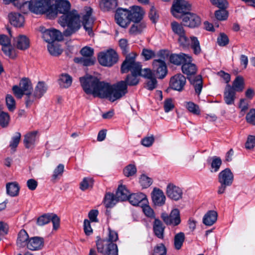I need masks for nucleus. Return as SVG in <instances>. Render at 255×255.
Returning a JSON list of instances; mask_svg holds the SVG:
<instances>
[{"instance_id":"obj_1","label":"nucleus","mask_w":255,"mask_h":255,"mask_svg":"<svg viewBox=\"0 0 255 255\" xmlns=\"http://www.w3.org/2000/svg\"><path fill=\"white\" fill-rule=\"evenodd\" d=\"M80 81L87 94H92L95 97L102 99L108 98L112 102L121 99L128 92L127 84L124 81L111 85L90 75L80 77Z\"/></svg>"},{"instance_id":"obj_2","label":"nucleus","mask_w":255,"mask_h":255,"mask_svg":"<svg viewBox=\"0 0 255 255\" xmlns=\"http://www.w3.org/2000/svg\"><path fill=\"white\" fill-rule=\"evenodd\" d=\"M51 11L55 13L53 19L57 16L58 13L62 14L58 22L63 28L66 27L63 31L65 37L75 34L81 27V15L77 10L71 9V4L68 0H59L55 3L53 2Z\"/></svg>"},{"instance_id":"obj_3","label":"nucleus","mask_w":255,"mask_h":255,"mask_svg":"<svg viewBox=\"0 0 255 255\" xmlns=\"http://www.w3.org/2000/svg\"><path fill=\"white\" fill-rule=\"evenodd\" d=\"M55 0H30L24 3L29 9L35 14H46L49 19H53L55 13L51 11L53 2Z\"/></svg>"},{"instance_id":"obj_4","label":"nucleus","mask_w":255,"mask_h":255,"mask_svg":"<svg viewBox=\"0 0 255 255\" xmlns=\"http://www.w3.org/2000/svg\"><path fill=\"white\" fill-rule=\"evenodd\" d=\"M191 6L190 2L186 0H174L171 7V12L174 17L180 19L182 16L188 14Z\"/></svg>"},{"instance_id":"obj_5","label":"nucleus","mask_w":255,"mask_h":255,"mask_svg":"<svg viewBox=\"0 0 255 255\" xmlns=\"http://www.w3.org/2000/svg\"><path fill=\"white\" fill-rule=\"evenodd\" d=\"M136 54L135 53H131L127 55L126 59L121 65V70L123 73H127L130 71L131 73H138L140 69L141 64L136 62Z\"/></svg>"},{"instance_id":"obj_6","label":"nucleus","mask_w":255,"mask_h":255,"mask_svg":"<svg viewBox=\"0 0 255 255\" xmlns=\"http://www.w3.org/2000/svg\"><path fill=\"white\" fill-rule=\"evenodd\" d=\"M234 180V175L231 169L227 168L221 171L218 175V182L220 183L218 189V193H224L227 187L230 186Z\"/></svg>"},{"instance_id":"obj_7","label":"nucleus","mask_w":255,"mask_h":255,"mask_svg":"<svg viewBox=\"0 0 255 255\" xmlns=\"http://www.w3.org/2000/svg\"><path fill=\"white\" fill-rule=\"evenodd\" d=\"M96 246L99 253L102 255H118V248L115 243L108 241H102L99 238L96 241Z\"/></svg>"},{"instance_id":"obj_8","label":"nucleus","mask_w":255,"mask_h":255,"mask_svg":"<svg viewBox=\"0 0 255 255\" xmlns=\"http://www.w3.org/2000/svg\"><path fill=\"white\" fill-rule=\"evenodd\" d=\"M82 57L75 58L74 61L79 63L85 66H90L94 64L96 58L94 56V49L90 47L85 46L80 51Z\"/></svg>"},{"instance_id":"obj_9","label":"nucleus","mask_w":255,"mask_h":255,"mask_svg":"<svg viewBox=\"0 0 255 255\" xmlns=\"http://www.w3.org/2000/svg\"><path fill=\"white\" fill-rule=\"evenodd\" d=\"M118 60V55L113 49L108 50L106 52H101L98 55L99 62L104 66L111 67L116 64Z\"/></svg>"},{"instance_id":"obj_10","label":"nucleus","mask_w":255,"mask_h":255,"mask_svg":"<svg viewBox=\"0 0 255 255\" xmlns=\"http://www.w3.org/2000/svg\"><path fill=\"white\" fill-rule=\"evenodd\" d=\"M85 14L82 16V24L84 28L90 36L94 35L93 26L94 20L91 17L93 10L91 7L85 6L84 9Z\"/></svg>"},{"instance_id":"obj_11","label":"nucleus","mask_w":255,"mask_h":255,"mask_svg":"<svg viewBox=\"0 0 255 255\" xmlns=\"http://www.w3.org/2000/svg\"><path fill=\"white\" fill-rule=\"evenodd\" d=\"M116 23L123 28L127 27L130 24L129 9L119 7L115 15Z\"/></svg>"},{"instance_id":"obj_12","label":"nucleus","mask_w":255,"mask_h":255,"mask_svg":"<svg viewBox=\"0 0 255 255\" xmlns=\"http://www.w3.org/2000/svg\"><path fill=\"white\" fill-rule=\"evenodd\" d=\"M161 218L168 226H176L181 222L179 211L177 209H173L169 215L165 212L162 213Z\"/></svg>"},{"instance_id":"obj_13","label":"nucleus","mask_w":255,"mask_h":255,"mask_svg":"<svg viewBox=\"0 0 255 255\" xmlns=\"http://www.w3.org/2000/svg\"><path fill=\"white\" fill-rule=\"evenodd\" d=\"M63 36H65L63 33L55 28L46 29L42 31V37L48 43L61 41L63 40Z\"/></svg>"},{"instance_id":"obj_14","label":"nucleus","mask_w":255,"mask_h":255,"mask_svg":"<svg viewBox=\"0 0 255 255\" xmlns=\"http://www.w3.org/2000/svg\"><path fill=\"white\" fill-rule=\"evenodd\" d=\"M197 71L196 66L192 63V87L195 94L199 96L203 87V79L201 75H196Z\"/></svg>"},{"instance_id":"obj_15","label":"nucleus","mask_w":255,"mask_h":255,"mask_svg":"<svg viewBox=\"0 0 255 255\" xmlns=\"http://www.w3.org/2000/svg\"><path fill=\"white\" fill-rule=\"evenodd\" d=\"M153 71L158 78L163 79L167 74L166 64L163 60L155 59L152 63Z\"/></svg>"},{"instance_id":"obj_16","label":"nucleus","mask_w":255,"mask_h":255,"mask_svg":"<svg viewBox=\"0 0 255 255\" xmlns=\"http://www.w3.org/2000/svg\"><path fill=\"white\" fill-rule=\"evenodd\" d=\"M186 83V78L182 74H177L171 78L170 87L171 89L178 91H181Z\"/></svg>"},{"instance_id":"obj_17","label":"nucleus","mask_w":255,"mask_h":255,"mask_svg":"<svg viewBox=\"0 0 255 255\" xmlns=\"http://www.w3.org/2000/svg\"><path fill=\"white\" fill-rule=\"evenodd\" d=\"M151 198L154 205L156 206H162L165 203L166 197L163 192L158 188L153 189L151 192Z\"/></svg>"},{"instance_id":"obj_18","label":"nucleus","mask_w":255,"mask_h":255,"mask_svg":"<svg viewBox=\"0 0 255 255\" xmlns=\"http://www.w3.org/2000/svg\"><path fill=\"white\" fill-rule=\"evenodd\" d=\"M129 20L133 22H140L144 14L142 9L138 6H132L129 7Z\"/></svg>"},{"instance_id":"obj_19","label":"nucleus","mask_w":255,"mask_h":255,"mask_svg":"<svg viewBox=\"0 0 255 255\" xmlns=\"http://www.w3.org/2000/svg\"><path fill=\"white\" fill-rule=\"evenodd\" d=\"M166 194L170 199L177 201L182 197V191L173 184H169L166 188Z\"/></svg>"},{"instance_id":"obj_20","label":"nucleus","mask_w":255,"mask_h":255,"mask_svg":"<svg viewBox=\"0 0 255 255\" xmlns=\"http://www.w3.org/2000/svg\"><path fill=\"white\" fill-rule=\"evenodd\" d=\"M44 246V239L42 237H34L29 239L27 248L31 251L41 250Z\"/></svg>"},{"instance_id":"obj_21","label":"nucleus","mask_w":255,"mask_h":255,"mask_svg":"<svg viewBox=\"0 0 255 255\" xmlns=\"http://www.w3.org/2000/svg\"><path fill=\"white\" fill-rule=\"evenodd\" d=\"M129 203L133 206H138L146 204L147 202L146 196L142 193H137L130 194L128 199Z\"/></svg>"},{"instance_id":"obj_22","label":"nucleus","mask_w":255,"mask_h":255,"mask_svg":"<svg viewBox=\"0 0 255 255\" xmlns=\"http://www.w3.org/2000/svg\"><path fill=\"white\" fill-rule=\"evenodd\" d=\"M236 93L231 86L227 84L224 92V99L225 103L228 105L234 104L236 99Z\"/></svg>"},{"instance_id":"obj_23","label":"nucleus","mask_w":255,"mask_h":255,"mask_svg":"<svg viewBox=\"0 0 255 255\" xmlns=\"http://www.w3.org/2000/svg\"><path fill=\"white\" fill-rule=\"evenodd\" d=\"M14 45L17 49L24 50L29 47V40L24 35H19L14 39Z\"/></svg>"},{"instance_id":"obj_24","label":"nucleus","mask_w":255,"mask_h":255,"mask_svg":"<svg viewBox=\"0 0 255 255\" xmlns=\"http://www.w3.org/2000/svg\"><path fill=\"white\" fill-rule=\"evenodd\" d=\"M10 23L15 27H21L24 22V18L22 15L17 12H10L8 14Z\"/></svg>"},{"instance_id":"obj_25","label":"nucleus","mask_w":255,"mask_h":255,"mask_svg":"<svg viewBox=\"0 0 255 255\" xmlns=\"http://www.w3.org/2000/svg\"><path fill=\"white\" fill-rule=\"evenodd\" d=\"M100 7L103 11L115 10L118 5V0H100Z\"/></svg>"},{"instance_id":"obj_26","label":"nucleus","mask_w":255,"mask_h":255,"mask_svg":"<svg viewBox=\"0 0 255 255\" xmlns=\"http://www.w3.org/2000/svg\"><path fill=\"white\" fill-rule=\"evenodd\" d=\"M165 226L158 219L155 218L153 223V230L155 235L159 239L164 238Z\"/></svg>"},{"instance_id":"obj_27","label":"nucleus","mask_w":255,"mask_h":255,"mask_svg":"<svg viewBox=\"0 0 255 255\" xmlns=\"http://www.w3.org/2000/svg\"><path fill=\"white\" fill-rule=\"evenodd\" d=\"M217 212L214 210L209 211L205 214L203 218V223L206 226H211L217 221Z\"/></svg>"},{"instance_id":"obj_28","label":"nucleus","mask_w":255,"mask_h":255,"mask_svg":"<svg viewBox=\"0 0 255 255\" xmlns=\"http://www.w3.org/2000/svg\"><path fill=\"white\" fill-rule=\"evenodd\" d=\"M189 57L188 55L183 53L172 54L170 56V61L175 65H180L182 64L184 62H187Z\"/></svg>"},{"instance_id":"obj_29","label":"nucleus","mask_w":255,"mask_h":255,"mask_svg":"<svg viewBox=\"0 0 255 255\" xmlns=\"http://www.w3.org/2000/svg\"><path fill=\"white\" fill-rule=\"evenodd\" d=\"M129 195V191L125 185H123L119 186L116 194L119 201H122L127 200Z\"/></svg>"},{"instance_id":"obj_30","label":"nucleus","mask_w":255,"mask_h":255,"mask_svg":"<svg viewBox=\"0 0 255 255\" xmlns=\"http://www.w3.org/2000/svg\"><path fill=\"white\" fill-rule=\"evenodd\" d=\"M58 84L62 88H68L72 84V78L68 74H62L60 75Z\"/></svg>"},{"instance_id":"obj_31","label":"nucleus","mask_w":255,"mask_h":255,"mask_svg":"<svg viewBox=\"0 0 255 255\" xmlns=\"http://www.w3.org/2000/svg\"><path fill=\"white\" fill-rule=\"evenodd\" d=\"M28 235L24 230H21L18 234L16 244L17 246L23 248L26 246L29 240Z\"/></svg>"},{"instance_id":"obj_32","label":"nucleus","mask_w":255,"mask_h":255,"mask_svg":"<svg viewBox=\"0 0 255 255\" xmlns=\"http://www.w3.org/2000/svg\"><path fill=\"white\" fill-rule=\"evenodd\" d=\"M19 189L18 184L16 182L7 183L6 185V193L11 197L17 196Z\"/></svg>"},{"instance_id":"obj_33","label":"nucleus","mask_w":255,"mask_h":255,"mask_svg":"<svg viewBox=\"0 0 255 255\" xmlns=\"http://www.w3.org/2000/svg\"><path fill=\"white\" fill-rule=\"evenodd\" d=\"M233 90L235 92H241L245 88V82L243 77L238 76L234 80L232 86Z\"/></svg>"},{"instance_id":"obj_34","label":"nucleus","mask_w":255,"mask_h":255,"mask_svg":"<svg viewBox=\"0 0 255 255\" xmlns=\"http://www.w3.org/2000/svg\"><path fill=\"white\" fill-rule=\"evenodd\" d=\"M119 201L116 195L113 193H107L105 196L104 204L107 208L113 207Z\"/></svg>"},{"instance_id":"obj_35","label":"nucleus","mask_w":255,"mask_h":255,"mask_svg":"<svg viewBox=\"0 0 255 255\" xmlns=\"http://www.w3.org/2000/svg\"><path fill=\"white\" fill-rule=\"evenodd\" d=\"M181 69L183 73L187 76V78L191 83V58L189 57L187 62L182 64Z\"/></svg>"},{"instance_id":"obj_36","label":"nucleus","mask_w":255,"mask_h":255,"mask_svg":"<svg viewBox=\"0 0 255 255\" xmlns=\"http://www.w3.org/2000/svg\"><path fill=\"white\" fill-rule=\"evenodd\" d=\"M134 24L132 25L129 29V33L132 35H137L140 34L145 28L146 25L143 22H133Z\"/></svg>"},{"instance_id":"obj_37","label":"nucleus","mask_w":255,"mask_h":255,"mask_svg":"<svg viewBox=\"0 0 255 255\" xmlns=\"http://www.w3.org/2000/svg\"><path fill=\"white\" fill-rule=\"evenodd\" d=\"M47 87L43 82H39L34 90V96L35 98H40L46 92Z\"/></svg>"},{"instance_id":"obj_38","label":"nucleus","mask_w":255,"mask_h":255,"mask_svg":"<svg viewBox=\"0 0 255 255\" xmlns=\"http://www.w3.org/2000/svg\"><path fill=\"white\" fill-rule=\"evenodd\" d=\"M19 86L24 92L25 95L31 94L32 90L31 82L27 78H23L19 83Z\"/></svg>"},{"instance_id":"obj_39","label":"nucleus","mask_w":255,"mask_h":255,"mask_svg":"<svg viewBox=\"0 0 255 255\" xmlns=\"http://www.w3.org/2000/svg\"><path fill=\"white\" fill-rule=\"evenodd\" d=\"M211 172H217L219 170L222 161L220 157L214 156L211 158Z\"/></svg>"},{"instance_id":"obj_40","label":"nucleus","mask_w":255,"mask_h":255,"mask_svg":"<svg viewBox=\"0 0 255 255\" xmlns=\"http://www.w3.org/2000/svg\"><path fill=\"white\" fill-rule=\"evenodd\" d=\"M36 133V131H33L24 136L23 142L26 148H29L31 145L34 144Z\"/></svg>"},{"instance_id":"obj_41","label":"nucleus","mask_w":255,"mask_h":255,"mask_svg":"<svg viewBox=\"0 0 255 255\" xmlns=\"http://www.w3.org/2000/svg\"><path fill=\"white\" fill-rule=\"evenodd\" d=\"M171 27L174 33L177 35L179 37L185 33L182 25L175 21L171 23Z\"/></svg>"},{"instance_id":"obj_42","label":"nucleus","mask_w":255,"mask_h":255,"mask_svg":"<svg viewBox=\"0 0 255 255\" xmlns=\"http://www.w3.org/2000/svg\"><path fill=\"white\" fill-rule=\"evenodd\" d=\"M185 240V235L183 232H180L175 235L174 239L175 248L178 250L181 249Z\"/></svg>"},{"instance_id":"obj_43","label":"nucleus","mask_w":255,"mask_h":255,"mask_svg":"<svg viewBox=\"0 0 255 255\" xmlns=\"http://www.w3.org/2000/svg\"><path fill=\"white\" fill-rule=\"evenodd\" d=\"M21 138V134L20 132H17L15 135L12 137L10 141L9 147L12 150V153H13L16 150V148L18 146Z\"/></svg>"},{"instance_id":"obj_44","label":"nucleus","mask_w":255,"mask_h":255,"mask_svg":"<svg viewBox=\"0 0 255 255\" xmlns=\"http://www.w3.org/2000/svg\"><path fill=\"white\" fill-rule=\"evenodd\" d=\"M47 48L50 54L53 56H59L62 52V50L60 48L59 45H55L53 43H48Z\"/></svg>"},{"instance_id":"obj_45","label":"nucleus","mask_w":255,"mask_h":255,"mask_svg":"<svg viewBox=\"0 0 255 255\" xmlns=\"http://www.w3.org/2000/svg\"><path fill=\"white\" fill-rule=\"evenodd\" d=\"M137 76H138L137 74H134V73L127 75L126 80L124 81L127 84V86L128 87V85L130 86L136 85L139 82V80Z\"/></svg>"},{"instance_id":"obj_46","label":"nucleus","mask_w":255,"mask_h":255,"mask_svg":"<svg viewBox=\"0 0 255 255\" xmlns=\"http://www.w3.org/2000/svg\"><path fill=\"white\" fill-rule=\"evenodd\" d=\"M93 180L92 178L85 177L80 184V188L82 191H85L90 187H92Z\"/></svg>"},{"instance_id":"obj_47","label":"nucleus","mask_w":255,"mask_h":255,"mask_svg":"<svg viewBox=\"0 0 255 255\" xmlns=\"http://www.w3.org/2000/svg\"><path fill=\"white\" fill-rule=\"evenodd\" d=\"M136 168L135 165L129 164L125 167L123 173L126 177H130L134 175L136 172Z\"/></svg>"},{"instance_id":"obj_48","label":"nucleus","mask_w":255,"mask_h":255,"mask_svg":"<svg viewBox=\"0 0 255 255\" xmlns=\"http://www.w3.org/2000/svg\"><path fill=\"white\" fill-rule=\"evenodd\" d=\"M10 117L8 113L1 112L0 113V126L3 128H6L9 123Z\"/></svg>"},{"instance_id":"obj_49","label":"nucleus","mask_w":255,"mask_h":255,"mask_svg":"<svg viewBox=\"0 0 255 255\" xmlns=\"http://www.w3.org/2000/svg\"><path fill=\"white\" fill-rule=\"evenodd\" d=\"M2 50L4 54L10 58L14 59L16 57L15 50L12 47L11 45H8L2 47Z\"/></svg>"},{"instance_id":"obj_50","label":"nucleus","mask_w":255,"mask_h":255,"mask_svg":"<svg viewBox=\"0 0 255 255\" xmlns=\"http://www.w3.org/2000/svg\"><path fill=\"white\" fill-rule=\"evenodd\" d=\"M192 52L196 55H199L202 52L200 42L198 38L194 36H192Z\"/></svg>"},{"instance_id":"obj_51","label":"nucleus","mask_w":255,"mask_h":255,"mask_svg":"<svg viewBox=\"0 0 255 255\" xmlns=\"http://www.w3.org/2000/svg\"><path fill=\"white\" fill-rule=\"evenodd\" d=\"M226 8H220V9L215 11V15L218 20H225L227 19L228 12L226 10Z\"/></svg>"},{"instance_id":"obj_52","label":"nucleus","mask_w":255,"mask_h":255,"mask_svg":"<svg viewBox=\"0 0 255 255\" xmlns=\"http://www.w3.org/2000/svg\"><path fill=\"white\" fill-rule=\"evenodd\" d=\"M139 183L142 188H146L152 184V180L145 174H142L139 178Z\"/></svg>"},{"instance_id":"obj_53","label":"nucleus","mask_w":255,"mask_h":255,"mask_svg":"<svg viewBox=\"0 0 255 255\" xmlns=\"http://www.w3.org/2000/svg\"><path fill=\"white\" fill-rule=\"evenodd\" d=\"M50 216V214H45L40 216L37 220V225L42 226L49 223L51 219Z\"/></svg>"},{"instance_id":"obj_54","label":"nucleus","mask_w":255,"mask_h":255,"mask_svg":"<svg viewBox=\"0 0 255 255\" xmlns=\"http://www.w3.org/2000/svg\"><path fill=\"white\" fill-rule=\"evenodd\" d=\"M6 104L9 111H13L15 109V101L10 95H7L5 98Z\"/></svg>"},{"instance_id":"obj_55","label":"nucleus","mask_w":255,"mask_h":255,"mask_svg":"<svg viewBox=\"0 0 255 255\" xmlns=\"http://www.w3.org/2000/svg\"><path fill=\"white\" fill-rule=\"evenodd\" d=\"M109 234L108 237L107 239H102V241H108L111 243H114L118 240V234L117 232L111 230L110 228L108 229Z\"/></svg>"},{"instance_id":"obj_56","label":"nucleus","mask_w":255,"mask_h":255,"mask_svg":"<svg viewBox=\"0 0 255 255\" xmlns=\"http://www.w3.org/2000/svg\"><path fill=\"white\" fill-rule=\"evenodd\" d=\"M153 255H166L165 246L162 244L156 246L154 249Z\"/></svg>"},{"instance_id":"obj_57","label":"nucleus","mask_w":255,"mask_h":255,"mask_svg":"<svg viewBox=\"0 0 255 255\" xmlns=\"http://www.w3.org/2000/svg\"><path fill=\"white\" fill-rule=\"evenodd\" d=\"M64 166L62 164H59L53 171L52 178V180H56L58 176H61L64 172Z\"/></svg>"},{"instance_id":"obj_58","label":"nucleus","mask_w":255,"mask_h":255,"mask_svg":"<svg viewBox=\"0 0 255 255\" xmlns=\"http://www.w3.org/2000/svg\"><path fill=\"white\" fill-rule=\"evenodd\" d=\"M138 76H140L147 79L152 78L153 76L152 73L150 69L145 68L142 70V65L140 66V69L138 70Z\"/></svg>"},{"instance_id":"obj_59","label":"nucleus","mask_w":255,"mask_h":255,"mask_svg":"<svg viewBox=\"0 0 255 255\" xmlns=\"http://www.w3.org/2000/svg\"><path fill=\"white\" fill-rule=\"evenodd\" d=\"M217 42L219 45L221 46H225L229 42L228 37L225 33H221L217 38Z\"/></svg>"},{"instance_id":"obj_60","label":"nucleus","mask_w":255,"mask_h":255,"mask_svg":"<svg viewBox=\"0 0 255 255\" xmlns=\"http://www.w3.org/2000/svg\"><path fill=\"white\" fill-rule=\"evenodd\" d=\"M246 119L247 122L251 125L255 126V109H252L247 114Z\"/></svg>"},{"instance_id":"obj_61","label":"nucleus","mask_w":255,"mask_h":255,"mask_svg":"<svg viewBox=\"0 0 255 255\" xmlns=\"http://www.w3.org/2000/svg\"><path fill=\"white\" fill-rule=\"evenodd\" d=\"M255 146V135H250L247 138L245 143V147L247 149H252Z\"/></svg>"},{"instance_id":"obj_62","label":"nucleus","mask_w":255,"mask_h":255,"mask_svg":"<svg viewBox=\"0 0 255 255\" xmlns=\"http://www.w3.org/2000/svg\"><path fill=\"white\" fill-rule=\"evenodd\" d=\"M164 110L165 113H168L172 111L174 108L172 100L170 98L167 99L164 101Z\"/></svg>"},{"instance_id":"obj_63","label":"nucleus","mask_w":255,"mask_h":255,"mask_svg":"<svg viewBox=\"0 0 255 255\" xmlns=\"http://www.w3.org/2000/svg\"><path fill=\"white\" fill-rule=\"evenodd\" d=\"M141 55L144 57L145 60H148L155 56V53L150 49L144 48L142 50Z\"/></svg>"},{"instance_id":"obj_64","label":"nucleus","mask_w":255,"mask_h":255,"mask_svg":"<svg viewBox=\"0 0 255 255\" xmlns=\"http://www.w3.org/2000/svg\"><path fill=\"white\" fill-rule=\"evenodd\" d=\"M154 141V137L153 135L150 136L144 137L141 141V144L146 147L151 146Z\"/></svg>"}]
</instances>
